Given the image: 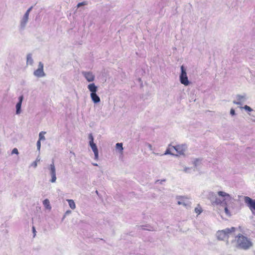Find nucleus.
<instances>
[{"instance_id":"obj_1","label":"nucleus","mask_w":255,"mask_h":255,"mask_svg":"<svg viewBox=\"0 0 255 255\" xmlns=\"http://www.w3.org/2000/svg\"><path fill=\"white\" fill-rule=\"evenodd\" d=\"M231 244L233 247L243 250H248L253 246L250 239L241 234L236 236L235 239L231 241Z\"/></svg>"},{"instance_id":"obj_2","label":"nucleus","mask_w":255,"mask_h":255,"mask_svg":"<svg viewBox=\"0 0 255 255\" xmlns=\"http://www.w3.org/2000/svg\"><path fill=\"white\" fill-rule=\"evenodd\" d=\"M218 195L222 197L223 199L221 200L218 198L216 194L213 192H208L207 198L211 201L212 204H226L228 202H230L233 199V198L230 194L224 191H220L218 192Z\"/></svg>"},{"instance_id":"obj_3","label":"nucleus","mask_w":255,"mask_h":255,"mask_svg":"<svg viewBox=\"0 0 255 255\" xmlns=\"http://www.w3.org/2000/svg\"><path fill=\"white\" fill-rule=\"evenodd\" d=\"M236 229L234 227L231 228H226L224 230L219 231L217 233V237L219 240H225L228 239L230 237L233 236V233Z\"/></svg>"},{"instance_id":"obj_4","label":"nucleus","mask_w":255,"mask_h":255,"mask_svg":"<svg viewBox=\"0 0 255 255\" xmlns=\"http://www.w3.org/2000/svg\"><path fill=\"white\" fill-rule=\"evenodd\" d=\"M87 88L91 92L90 97L92 101L95 104H97L100 102V98L97 94L98 87L94 83L89 84L87 86Z\"/></svg>"},{"instance_id":"obj_5","label":"nucleus","mask_w":255,"mask_h":255,"mask_svg":"<svg viewBox=\"0 0 255 255\" xmlns=\"http://www.w3.org/2000/svg\"><path fill=\"white\" fill-rule=\"evenodd\" d=\"M181 74L180 75V81L181 84L185 86H187L189 84V81L188 79L186 69L183 65L181 66Z\"/></svg>"},{"instance_id":"obj_6","label":"nucleus","mask_w":255,"mask_h":255,"mask_svg":"<svg viewBox=\"0 0 255 255\" xmlns=\"http://www.w3.org/2000/svg\"><path fill=\"white\" fill-rule=\"evenodd\" d=\"M235 98L236 100L233 101V103L237 105H242L248 99L246 94L237 95Z\"/></svg>"},{"instance_id":"obj_7","label":"nucleus","mask_w":255,"mask_h":255,"mask_svg":"<svg viewBox=\"0 0 255 255\" xmlns=\"http://www.w3.org/2000/svg\"><path fill=\"white\" fill-rule=\"evenodd\" d=\"M43 64L41 62L38 63V67L37 69L34 71L33 74L35 76L40 78L45 76V74L43 70Z\"/></svg>"},{"instance_id":"obj_8","label":"nucleus","mask_w":255,"mask_h":255,"mask_svg":"<svg viewBox=\"0 0 255 255\" xmlns=\"http://www.w3.org/2000/svg\"><path fill=\"white\" fill-rule=\"evenodd\" d=\"M81 74L88 82H93L95 79V76L91 71H82Z\"/></svg>"},{"instance_id":"obj_9","label":"nucleus","mask_w":255,"mask_h":255,"mask_svg":"<svg viewBox=\"0 0 255 255\" xmlns=\"http://www.w3.org/2000/svg\"><path fill=\"white\" fill-rule=\"evenodd\" d=\"M49 169L50 171V175L51 176V179L50 180L52 183H55L56 181V169L54 164L53 161L52 163L49 165Z\"/></svg>"},{"instance_id":"obj_10","label":"nucleus","mask_w":255,"mask_h":255,"mask_svg":"<svg viewBox=\"0 0 255 255\" xmlns=\"http://www.w3.org/2000/svg\"><path fill=\"white\" fill-rule=\"evenodd\" d=\"M29 19V16L24 14L20 20L19 29L20 31L23 30L26 26Z\"/></svg>"},{"instance_id":"obj_11","label":"nucleus","mask_w":255,"mask_h":255,"mask_svg":"<svg viewBox=\"0 0 255 255\" xmlns=\"http://www.w3.org/2000/svg\"><path fill=\"white\" fill-rule=\"evenodd\" d=\"M173 148L180 155H184L187 146L186 144H181L174 146Z\"/></svg>"},{"instance_id":"obj_12","label":"nucleus","mask_w":255,"mask_h":255,"mask_svg":"<svg viewBox=\"0 0 255 255\" xmlns=\"http://www.w3.org/2000/svg\"><path fill=\"white\" fill-rule=\"evenodd\" d=\"M178 201L177 204L178 205H182L185 207H187L189 205L190 202L189 201V199L184 196H180L177 198Z\"/></svg>"},{"instance_id":"obj_13","label":"nucleus","mask_w":255,"mask_h":255,"mask_svg":"<svg viewBox=\"0 0 255 255\" xmlns=\"http://www.w3.org/2000/svg\"><path fill=\"white\" fill-rule=\"evenodd\" d=\"M244 199L245 203L248 204L250 209L251 210H255V203L253 202V200L248 196L245 197Z\"/></svg>"},{"instance_id":"obj_14","label":"nucleus","mask_w":255,"mask_h":255,"mask_svg":"<svg viewBox=\"0 0 255 255\" xmlns=\"http://www.w3.org/2000/svg\"><path fill=\"white\" fill-rule=\"evenodd\" d=\"M89 145L91 147L95 155V159L98 160L99 158V152L96 144L94 143H90Z\"/></svg>"},{"instance_id":"obj_15","label":"nucleus","mask_w":255,"mask_h":255,"mask_svg":"<svg viewBox=\"0 0 255 255\" xmlns=\"http://www.w3.org/2000/svg\"><path fill=\"white\" fill-rule=\"evenodd\" d=\"M23 100V96L22 95L19 97L18 102L16 105V114L17 115H18L21 113V107Z\"/></svg>"},{"instance_id":"obj_16","label":"nucleus","mask_w":255,"mask_h":255,"mask_svg":"<svg viewBox=\"0 0 255 255\" xmlns=\"http://www.w3.org/2000/svg\"><path fill=\"white\" fill-rule=\"evenodd\" d=\"M232 200H233V199L231 200V201L228 202L227 203V204H220V205H221L222 207H223L224 208L225 212L226 214L229 216H231V213L228 209V206H229V204L232 202Z\"/></svg>"},{"instance_id":"obj_17","label":"nucleus","mask_w":255,"mask_h":255,"mask_svg":"<svg viewBox=\"0 0 255 255\" xmlns=\"http://www.w3.org/2000/svg\"><path fill=\"white\" fill-rule=\"evenodd\" d=\"M32 54L29 53L26 57V65L32 66L33 64V60L32 59Z\"/></svg>"},{"instance_id":"obj_18","label":"nucleus","mask_w":255,"mask_h":255,"mask_svg":"<svg viewBox=\"0 0 255 255\" xmlns=\"http://www.w3.org/2000/svg\"><path fill=\"white\" fill-rule=\"evenodd\" d=\"M43 205L46 209H48L49 210H51V206L50 205L49 200L48 199H46L43 200Z\"/></svg>"},{"instance_id":"obj_19","label":"nucleus","mask_w":255,"mask_h":255,"mask_svg":"<svg viewBox=\"0 0 255 255\" xmlns=\"http://www.w3.org/2000/svg\"><path fill=\"white\" fill-rule=\"evenodd\" d=\"M67 201L68 203L69 207L73 210L76 208V205L73 200L67 199Z\"/></svg>"},{"instance_id":"obj_20","label":"nucleus","mask_w":255,"mask_h":255,"mask_svg":"<svg viewBox=\"0 0 255 255\" xmlns=\"http://www.w3.org/2000/svg\"><path fill=\"white\" fill-rule=\"evenodd\" d=\"M116 148L120 152H122L123 150V143H116Z\"/></svg>"},{"instance_id":"obj_21","label":"nucleus","mask_w":255,"mask_h":255,"mask_svg":"<svg viewBox=\"0 0 255 255\" xmlns=\"http://www.w3.org/2000/svg\"><path fill=\"white\" fill-rule=\"evenodd\" d=\"M46 133V132L45 131H41L39 133V139L38 140L40 141L41 140H45V137L44 136V134Z\"/></svg>"},{"instance_id":"obj_22","label":"nucleus","mask_w":255,"mask_h":255,"mask_svg":"<svg viewBox=\"0 0 255 255\" xmlns=\"http://www.w3.org/2000/svg\"><path fill=\"white\" fill-rule=\"evenodd\" d=\"M201 160L199 158H196L193 161V164H194L195 167H197L199 166Z\"/></svg>"},{"instance_id":"obj_23","label":"nucleus","mask_w":255,"mask_h":255,"mask_svg":"<svg viewBox=\"0 0 255 255\" xmlns=\"http://www.w3.org/2000/svg\"><path fill=\"white\" fill-rule=\"evenodd\" d=\"M194 211L198 215H199L202 213V210L201 207L199 205H198L197 207L195 208Z\"/></svg>"},{"instance_id":"obj_24","label":"nucleus","mask_w":255,"mask_h":255,"mask_svg":"<svg viewBox=\"0 0 255 255\" xmlns=\"http://www.w3.org/2000/svg\"><path fill=\"white\" fill-rule=\"evenodd\" d=\"M241 108L245 109L246 111L249 112H251L253 111V109L247 105H245L244 107H241Z\"/></svg>"},{"instance_id":"obj_25","label":"nucleus","mask_w":255,"mask_h":255,"mask_svg":"<svg viewBox=\"0 0 255 255\" xmlns=\"http://www.w3.org/2000/svg\"><path fill=\"white\" fill-rule=\"evenodd\" d=\"M88 138L90 140L89 143H94V137L92 133H90L88 136Z\"/></svg>"},{"instance_id":"obj_26","label":"nucleus","mask_w":255,"mask_h":255,"mask_svg":"<svg viewBox=\"0 0 255 255\" xmlns=\"http://www.w3.org/2000/svg\"><path fill=\"white\" fill-rule=\"evenodd\" d=\"M33 8V6H31V7H30L26 11V12L24 13L25 15H27V16H29V13L31 11V10Z\"/></svg>"},{"instance_id":"obj_27","label":"nucleus","mask_w":255,"mask_h":255,"mask_svg":"<svg viewBox=\"0 0 255 255\" xmlns=\"http://www.w3.org/2000/svg\"><path fill=\"white\" fill-rule=\"evenodd\" d=\"M87 4V2L86 1H83V2H80L77 5V7L78 8L80 7V6H83V5H85Z\"/></svg>"},{"instance_id":"obj_28","label":"nucleus","mask_w":255,"mask_h":255,"mask_svg":"<svg viewBox=\"0 0 255 255\" xmlns=\"http://www.w3.org/2000/svg\"><path fill=\"white\" fill-rule=\"evenodd\" d=\"M37 149L38 151H40L41 147V141L38 140L36 143Z\"/></svg>"},{"instance_id":"obj_29","label":"nucleus","mask_w":255,"mask_h":255,"mask_svg":"<svg viewBox=\"0 0 255 255\" xmlns=\"http://www.w3.org/2000/svg\"><path fill=\"white\" fill-rule=\"evenodd\" d=\"M18 153H19V152H18V149L16 148H14L11 151L12 154H18Z\"/></svg>"},{"instance_id":"obj_30","label":"nucleus","mask_w":255,"mask_h":255,"mask_svg":"<svg viewBox=\"0 0 255 255\" xmlns=\"http://www.w3.org/2000/svg\"><path fill=\"white\" fill-rule=\"evenodd\" d=\"M190 169H191V168L189 167H184L183 171L185 173H190Z\"/></svg>"},{"instance_id":"obj_31","label":"nucleus","mask_w":255,"mask_h":255,"mask_svg":"<svg viewBox=\"0 0 255 255\" xmlns=\"http://www.w3.org/2000/svg\"><path fill=\"white\" fill-rule=\"evenodd\" d=\"M230 114L232 116L235 115L236 113H235V111L234 110V109H231V110H230Z\"/></svg>"},{"instance_id":"obj_32","label":"nucleus","mask_w":255,"mask_h":255,"mask_svg":"<svg viewBox=\"0 0 255 255\" xmlns=\"http://www.w3.org/2000/svg\"><path fill=\"white\" fill-rule=\"evenodd\" d=\"M31 166H33L34 168H36L37 166V163L36 161H34L32 164Z\"/></svg>"},{"instance_id":"obj_33","label":"nucleus","mask_w":255,"mask_h":255,"mask_svg":"<svg viewBox=\"0 0 255 255\" xmlns=\"http://www.w3.org/2000/svg\"><path fill=\"white\" fill-rule=\"evenodd\" d=\"M147 146L150 150H151V151L153 150L152 146L150 144L147 143Z\"/></svg>"},{"instance_id":"obj_34","label":"nucleus","mask_w":255,"mask_h":255,"mask_svg":"<svg viewBox=\"0 0 255 255\" xmlns=\"http://www.w3.org/2000/svg\"><path fill=\"white\" fill-rule=\"evenodd\" d=\"M164 154V155L171 154V152H170V151H169V149H167Z\"/></svg>"},{"instance_id":"obj_35","label":"nucleus","mask_w":255,"mask_h":255,"mask_svg":"<svg viewBox=\"0 0 255 255\" xmlns=\"http://www.w3.org/2000/svg\"><path fill=\"white\" fill-rule=\"evenodd\" d=\"M32 231H33V233L34 235V236L35 235V232H36V230H35V229L34 227H32Z\"/></svg>"},{"instance_id":"obj_36","label":"nucleus","mask_w":255,"mask_h":255,"mask_svg":"<svg viewBox=\"0 0 255 255\" xmlns=\"http://www.w3.org/2000/svg\"><path fill=\"white\" fill-rule=\"evenodd\" d=\"M70 213H71V211H70V210L67 211L65 212V215H68V214H70Z\"/></svg>"},{"instance_id":"obj_37","label":"nucleus","mask_w":255,"mask_h":255,"mask_svg":"<svg viewBox=\"0 0 255 255\" xmlns=\"http://www.w3.org/2000/svg\"><path fill=\"white\" fill-rule=\"evenodd\" d=\"M93 165L94 166H98V164L97 163H93Z\"/></svg>"},{"instance_id":"obj_38","label":"nucleus","mask_w":255,"mask_h":255,"mask_svg":"<svg viewBox=\"0 0 255 255\" xmlns=\"http://www.w3.org/2000/svg\"><path fill=\"white\" fill-rule=\"evenodd\" d=\"M227 245H229V241H227Z\"/></svg>"},{"instance_id":"obj_39","label":"nucleus","mask_w":255,"mask_h":255,"mask_svg":"<svg viewBox=\"0 0 255 255\" xmlns=\"http://www.w3.org/2000/svg\"><path fill=\"white\" fill-rule=\"evenodd\" d=\"M39 160H40V159H38V158H37L36 160V162H37L38 161H39Z\"/></svg>"},{"instance_id":"obj_40","label":"nucleus","mask_w":255,"mask_h":255,"mask_svg":"<svg viewBox=\"0 0 255 255\" xmlns=\"http://www.w3.org/2000/svg\"><path fill=\"white\" fill-rule=\"evenodd\" d=\"M96 193H97V194H98V191H96Z\"/></svg>"},{"instance_id":"obj_41","label":"nucleus","mask_w":255,"mask_h":255,"mask_svg":"<svg viewBox=\"0 0 255 255\" xmlns=\"http://www.w3.org/2000/svg\"><path fill=\"white\" fill-rule=\"evenodd\" d=\"M253 202L255 203V200H253Z\"/></svg>"},{"instance_id":"obj_42","label":"nucleus","mask_w":255,"mask_h":255,"mask_svg":"<svg viewBox=\"0 0 255 255\" xmlns=\"http://www.w3.org/2000/svg\"><path fill=\"white\" fill-rule=\"evenodd\" d=\"M254 121H255V120H254Z\"/></svg>"}]
</instances>
